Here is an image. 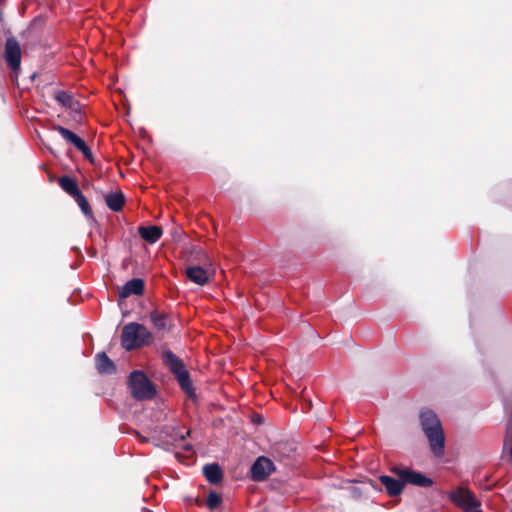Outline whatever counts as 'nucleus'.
<instances>
[{
    "mask_svg": "<svg viewBox=\"0 0 512 512\" xmlns=\"http://www.w3.org/2000/svg\"><path fill=\"white\" fill-rule=\"evenodd\" d=\"M420 423L428 439L431 452L436 457H442L445 452V436L438 416L432 410H422Z\"/></svg>",
    "mask_w": 512,
    "mask_h": 512,
    "instance_id": "nucleus-1",
    "label": "nucleus"
},
{
    "mask_svg": "<svg viewBox=\"0 0 512 512\" xmlns=\"http://www.w3.org/2000/svg\"><path fill=\"white\" fill-rule=\"evenodd\" d=\"M151 338L150 332L141 324L131 322L123 327L121 342L122 346L130 351L141 347L149 342Z\"/></svg>",
    "mask_w": 512,
    "mask_h": 512,
    "instance_id": "nucleus-2",
    "label": "nucleus"
},
{
    "mask_svg": "<svg viewBox=\"0 0 512 512\" xmlns=\"http://www.w3.org/2000/svg\"><path fill=\"white\" fill-rule=\"evenodd\" d=\"M128 385L132 396L137 400L152 399L156 394L155 386L141 370L131 372Z\"/></svg>",
    "mask_w": 512,
    "mask_h": 512,
    "instance_id": "nucleus-3",
    "label": "nucleus"
},
{
    "mask_svg": "<svg viewBox=\"0 0 512 512\" xmlns=\"http://www.w3.org/2000/svg\"><path fill=\"white\" fill-rule=\"evenodd\" d=\"M163 361L168 369L174 374L181 388L186 393L191 394L193 386L183 361L170 350L163 353Z\"/></svg>",
    "mask_w": 512,
    "mask_h": 512,
    "instance_id": "nucleus-4",
    "label": "nucleus"
},
{
    "mask_svg": "<svg viewBox=\"0 0 512 512\" xmlns=\"http://www.w3.org/2000/svg\"><path fill=\"white\" fill-rule=\"evenodd\" d=\"M449 499L465 512H482L481 502L476 498L475 494L464 487L451 491Z\"/></svg>",
    "mask_w": 512,
    "mask_h": 512,
    "instance_id": "nucleus-5",
    "label": "nucleus"
},
{
    "mask_svg": "<svg viewBox=\"0 0 512 512\" xmlns=\"http://www.w3.org/2000/svg\"><path fill=\"white\" fill-rule=\"evenodd\" d=\"M4 58L11 69V78L13 81H16L20 72L21 65V48L19 42L14 38H7L4 46Z\"/></svg>",
    "mask_w": 512,
    "mask_h": 512,
    "instance_id": "nucleus-6",
    "label": "nucleus"
},
{
    "mask_svg": "<svg viewBox=\"0 0 512 512\" xmlns=\"http://www.w3.org/2000/svg\"><path fill=\"white\" fill-rule=\"evenodd\" d=\"M394 472L401 480H403L405 484L408 483L418 487L425 488L430 487L433 484L432 479L426 477L424 474L420 472L403 468H396L394 469Z\"/></svg>",
    "mask_w": 512,
    "mask_h": 512,
    "instance_id": "nucleus-7",
    "label": "nucleus"
},
{
    "mask_svg": "<svg viewBox=\"0 0 512 512\" xmlns=\"http://www.w3.org/2000/svg\"><path fill=\"white\" fill-rule=\"evenodd\" d=\"M53 129L57 131L63 139L71 143L78 151L83 153L85 157H92L91 151L87 144L74 132L60 125L54 126Z\"/></svg>",
    "mask_w": 512,
    "mask_h": 512,
    "instance_id": "nucleus-8",
    "label": "nucleus"
},
{
    "mask_svg": "<svg viewBox=\"0 0 512 512\" xmlns=\"http://www.w3.org/2000/svg\"><path fill=\"white\" fill-rule=\"evenodd\" d=\"M275 467L273 462L264 456L257 458L251 467V478L255 481H262L266 479Z\"/></svg>",
    "mask_w": 512,
    "mask_h": 512,
    "instance_id": "nucleus-9",
    "label": "nucleus"
},
{
    "mask_svg": "<svg viewBox=\"0 0 512 512\" xmlns=\"http://www.w3.org/2000/svg\"><path fill=\"white\" fill-rule=\"evenodd\" d=\"M381 484L385 487L390 496H398L402 493L405 483L403 480L395 479L391 476L382 475L379 478Z\"/></svg>",
    "mask_w": 512,
    "mask_h": 512,
    "instance_id": "nucleus-10",
    "label": "nucleus"
},
{
    "mask_svg": "<svg viewBox=\"0 0 512 512\" xmlns=\"http://www.w3.org/2000/svg\"><path fill=\"white\" fill-rule=\"evenodd\" d=\"M144 291V282L142 279L134 278L129 280L123 286L120 295L121 297H129L131 295H141Z\"/></svg>",
    "mask_w": 512,
    "mask_h": 512,
    "instance_id": "nucleus-11",
    "label": "nucleus"
},
{
    "mask_svg": "<svg viewBox=\"0 0 512 512\" xmlns=\"http://www.w3.org/2000/svg\"><path fill=\"white\" fill-rule=\"evenodd\" d=\"M138 233L146 242L153 244L156 243L162 236V229L159 226H141L138 228Z\"/></svg>",
    "mask_w": 512,
    "mask_h": 512,
    "instance_id": "nucleus-12",
    "label": "nucleus"
},
{
    "mask_svg": "<svg viewBox=\"0 0 512 512\" xmlns=\"http://www.w3.org/2000/svg\"><path fill=\"white\" fill-rule=\"evenodd\" d=\"M187 277L198 285H204L209 280V275L207 270L200 266H190L186 269Z\"/></svg>",
    "mask_w": 512,
    "mask_h": 512,
    "instance_id": "nucleus-13",
    "label": "nucleus"
},
{
    "mask_svg": "<svg viewBox=\"0 0 512 512\" xmlns=\"http://www.w3.org/2000/svg\"><path fill=\"white\" fill-rule=\"evenodd\" d=\"M203 474L206 480L211 484L219 483L223 478V472L219 464L211 463L203 467Z\"/></svg>",
    "mask_w": 512,
    "mask_h": 512,
    "instance_id": "nucleus-14",
    "label": "nucleus"
},
{
    "mask_svg": "<svg viewBox=\"0 0 512 512\" xmlns=\"http://www.w3.org/2000/svg\"><path fill=\"white\" fill-rule=\"evenodd\" d=\"M96 368L102 374H111L116 370L114 363L104 352L96 355Z\"/></svg>",
    "mask_w": 512,
    "mask_h": 512,
    "instance_id": "nucleus-15",
    "label": "nucleus"
},
{
    "mask_svg": "<svg viewBox=\"0 0 512 512\" xmlns=\"http://www.w3.org/2000/svg\"><path fill=\"white\" fill-rule=\"evenodd\" d=\"M125 197L122 192H114L105 196V203L112 211L118 212L122 209Z\"/></svg>",
    "mask_w": 512,
    "mask_h": 512,
    "instance_id": "nucleus-16",
    "label": "nucleus"
},
{
    "mask_svg": "<svg viewBox=\"0 0 512 512\" xmlns=\"http://www.w3.org/2000/svg\"><path fill=\"white\" fill-rule=\"evenodd\" d=\"M59 185L60 187L68 193L73 198L80 193L81 191L78 188L77 182L69 177V176H62L59 178Z\"/></svg>",
    "mask_w": 512,
    "mask_h": 512,
    "instance_id": "nucleus-17",
    "label": "nucleus"
},
{
    "mask_svg": "<svg viewBox=\"0 0 512 512\" xmlns=\"http://www.w3.org/2000/svg\"><path fill=\"white\" fill-rule=\"evenodd\" d=\"M54 97L57 102H59L61 105L68 107V108H73L74 104H76L72 95H70L66 91H62V90L56 91Z\"/></svg>",
    "mask_w": 512,
    "mask_h": 512,
    "instance_id": "nucleus-18",
    "label": "nucleus"
},
{
    "mask_svg": "<svg viewBox=\"0 0 512 512\" xmlns=\"http://www.w3.org/2000/svg\"><path fill=\"white\" fill-rule=\"evenodd\" d=\"M150 319L158 330L166 329L167 327V317L165 314L160 313L158 311H152L150 314Z\"/></svg>",
    "mask_w": 512,
    "mask_h": 512,
    "instance_id": "nucleus-19",
    "label": "nucleus"
},
{
    "mask_svg": "<svg viewBox=\"0 0 512 512\" xmlns=\"http://www.w3.org/2000/svg\"><path fill=\"white\" fill-rule=\"evenodd\" d=\"M74 200L76 201V203L78 204V206L80 207L81 211L83 212V214L88 217V218H92V210H91V207L89 205V202L88 200L86 199V197L80 192L78 193L75 197H74Z\"/></svg>",
    "mask_w": 512,
    "mask_h": 512,
    "instance_id": "nucleus-20",
    "label": "nucleus"
},
{
    "mask_svg": "<svg viewBox=\"0 0 512 512\" xmlns=\"http://www.w3.org/2000/svg\"><path fill=\"white\" fill-rule=\"evenodd\" d=\"M221 503V496L216 492H210L207 498V506L210 509H215Z\"/></svg>",
    "mask_w": 512,
    "mask_h": 512,
    "instance_id": "nucleus-21",
    "label": "nucleus"
},
{
    "mask_svg": "<svg viewBox=\"0 0 512 512\" xmlns=\"http://www.w3.org/2000/svg\"><path fill=\"white\" fill-rule=\"evenodd\" d=\"M190 434V430H188L185 434L179 431L178 429H175L172 434L173 440H184L187 435Z\"/></svg>",
    "mask_w": 512,
    "mask_h": 512,
    "instance_id": "nucleus-22",
    "label": "nucleus"
},
{
    "mask_svg": "<svg viewBox=\"0 0 512 512\" xmlns=\"http://www.w3.org/2000/svg\"><path fill=\"white\" fill-rule=\"evenodd\" d=\"M511 442H512V430H511V428H508L507 434H506V437H505V440H504V444L508 445Z\"/></svg>",
    "mask_w": 512,
    "mask_h": 512,
    "instance_id": "nucleus-23",
    "label": "nucleus"
},
{
    "mask_svg": "<svg viewBox=\"0 0 512 512\" xmlns=\"http://www.w3.org/2000/svg\"><path fill=\"white\" fill-rule=\"evenodd\" d=\"M510 454H511V457H512V446H511Z\"/></svg>",
    "mask_w": 512,
    "mask_h": 512,
    "instance_id": "nucleus-24",
    "label": "nucleus"
}]
</instances>
